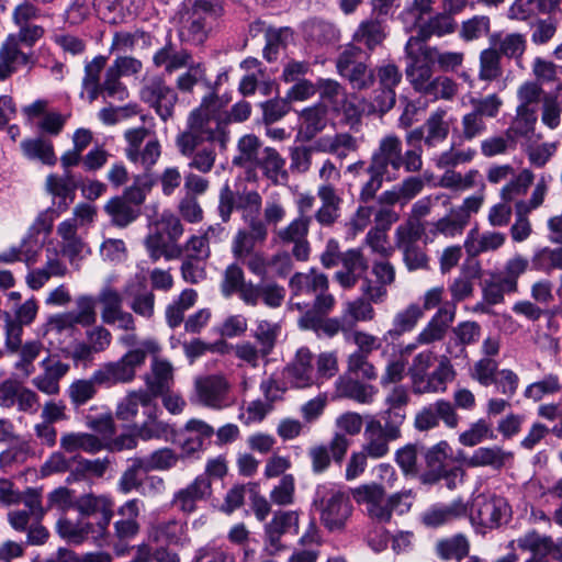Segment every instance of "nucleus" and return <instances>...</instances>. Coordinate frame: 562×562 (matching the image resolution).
<instances>
[{"label": "nucleus", "instance_id": "nucleus-1", "mask_svg": "<svg viewBox=\"0 0 562 562\" xmlns=\"http://www.w3.org/2000/svg\"><path fill=\"white\" fill-rule=\"evenodd\" d=\"M402 168L407 173L419 172L423 169L420 150L408 147L404 151L402 139L395 134H387L380 139L371 155L366 169L369 179L360 189L359 201L369 203L374 200L378 191L382 188L384 178L392 180L391 173L395 175Z\"/></svg>", "mask_w": 562, "mask_h": 562}, {"label": "nucleus", "instance_id": "nucleus-2", "mask_svg": "<svg viewBox=\"0 0 562 562\" xmlns=\"http://www.w3.org/2000/svg\"><path fill=\"white\" fill-rule=\"evenodd\" d=\"M207 119H203L199 111L187 120L186 128L176 137L179 153L190 159L188 166L202 173L210 172L216 160L214 144L222 149L226 148L228 133L218 130V125L211 126Z\"/></svg>", "mask_w": 562, "mask_h": 562}, {"label": "nucleus", "instance_id": "nucleus-3", "mask_svg": "<svg viewBox=\"0 0 562 562\" xmlns=\"http://www.w3.org/2000/svg\"><path fill=\"white\" fill-rule=\"evenodd\" d=\"M355 499L366 505L368 516L376 522L385 524L392 518L393 512L407 513L414 499L412 490L395 493L385 497V491L381 485H362L355 490Z\"/></svg>", "mask_w": 562, "mask_h": 562}, {"label": "nucleus", "instance_id": "nucleus-4", "mask_svg": "<svg viewBox=\"0 0 562 562\" xmlns=\"http://www.w3.org/2000/svg\"><path fill=\"white\" fill-rule=\"evenodd\" d=\"M223 8L214 0H189L180 13L179 38L182 43L202 45L209 37V18H217Z\"/></svg>", "mask_w": 562, "mask_h": 562}, {"label": "nucleus", "instance_id": "nucleus-5", "mask_svg": "<svg viewBox=\"0 0 562 562\" xmlns=\"http://www.w3.org/2000/svg\"><path fill=\"white\" fill-rule=\"evenodd\" d=\"M234 210L240 213L246 225H263L261 223L262 196L254 189L233 190L225 183L218 193L217 213L224 223L231 221Z\"/></svg>", "mask_w": 562, "mask_h": 562}, {"label": "nucleus", "instance_id": "nucleus-6", "mask_svg": "<svg viewBox=\"0 0 562 562\" xmlns=\"http://www.w3.org/2000/svg\"><path fill=\"white\" fill-rule=\"evenodd\" d=\"M471 110L462 115L460 137L471 142L481 137L487 131L485 119H494L498 115L503 105L502 99L495 94L472 97L469 100Z\"/></svg>", "mask_w": 562, "mask_h": 562}, {"label": "nucleus", "instance_id": "nucleus-7", "mask_svg": "<svg viewBox=\"0 0 562 562\" xmlns=\"http://www.w3.org/2000/svg\"><path fill=\"white\" fill-rule=\"evenodd\" d=\"M402 438V427L381 417L368 416L362 450L372 459L384 458L390 452V442Z\"/></svg>", "mask_w": 562, "mask_h": 562}, {"label": "nucleus", "instance_id": "nucleus-8", "mask_svg": "<svg viewBox=\"0 0 562 562\" xmlns=\"http://www.w3.org/2000/svg\"><path fill=\"white\" fill-rule=\"evenodd\" d=\"M472 525L484 528H497L510 517L507 501L494 494H479L473 497L468 514Z\"/></svg>", "mask_w": 562, "mask_h": 562}, {"label": "nucleus", "instance_id": "nucleus-9", "mask_svg": "<svg viewBox=\"0 0 562 562\" xmlns=\"http://www.w3.org/2000/svg\"><path fill=\"white\" fill-rule=\"evenodd\" d=\"M314 505L321 512V521L329 531L344 529L352 512L349 497L336 490H317Z\"/></svg>", "mask_w": 562, "mask_h": 562}, {"label": "nucleus", "instance_id": "nucleus-10", "mask_svg": "<svg viewBox=\"0 0 562 562\" xmlns=\"http://www.w3.org/2000/svg\"><path fill=\"white\" fill-rule=\"evenodd\" d=\"M361 47L350 44L338 55L336 60L337 72L345 78L353 90L370 89L375 81L374 69L361 60Z\"/></svg>", "mask_w": 562, "mask_h": 562}, {"label": "nucleus", "instance_id": "nucleus-11", "mask_svg": "<svg viewBox=\"0 0 562 562\" xmlns=\"http://www.w3.org/2000/svg\"><path fill=\"white\" fill-rule=\"evenodd\" d=\"M415 40H408L404 52L406 56L405 75L416 92L425 94L432 83L434 63L428 60L426 45H416Z\"/></svg>", "mask_w": 562, "mask_h": 562}, {"label": "nucleus", "instance_id": "nucleus-12", "mask_svg": "<svg viewBox=\"0 0 562 562\" xmlns=\"http://www.w3.org/2000/svg\"><path fill=\"white\" fill-rule=\"evenodd\" d=\"M446 111L438 109L430 113L425 123L405 135V143L408 147L420 150L423 157L424 146L430 150L443 143L449 135V123L445 120Z\"/></svg>", "mask_w": 562, "mask_h": 562}, {"label": "nucleus", "instance_id": "nucleus-13", "mask_svg": "<svg viewBox=\"0 0 562 562\" xmlns=\"http://www.w3.org/2000/svg\"><path fill=\"white\" fill-rule=\"evenodd\" d=\"M127 146L125 155L127 159L136 165H140L145 172L158 161L161 155V146L156 137L149 135L146 127L127 130L124 133Z\"/></svg>", "mask_w": 562, "mask_h": 562}, {"label": "nucleus", "instance_id": "nucleus-14", "mask_svg": "<svg viewBox=\"0 0 562 562\" xmlns=\"http://www.w3.org/2000/svg\"><path fill=\"white\" fill-rule=\"evenodd\" d=\"M139 98L164 122L173 116L178 94L175 88L169 86L161 76H153L147 79L140 88Z\"/></svg>", "mask_w": 562, "mask_h": 562}, {"label": "nucleus", "instance_id": "nucleus-15", "mask_svg": "<svg viewBox=\"0 0 562 562\" xmlns=\"http://www.w3.org/2000/svg\"><path fill=\"white\" fill-rule=\"evenodd\" d=\"M231 384L222 374L198 376L194 380V393L191 402L212 409H222L231 405Z\"/></svg>", "mask_w": 562, "mask_h": 562}, {"label": "nucleus", "instance_id": "nucleus-16", "mask_svg": "<svg viewBox=\"0 0 562 562\" xmlns=\"http://www.w3.org/2000/svg\"><path fill=\"white\" fill-rule=\"evenodd\" d=\"M212 493V481L207 475L200 474L173 493L170 505L183 515H191L198 510L200 503L211 498Z\"/></svg>", "mask_w": 562, "mask_h": 562}, {"label": "nucleus", "instance_id": "nucleus-17", "mask_svg": "<svg viewBox=\"0 0 562 562\" xmlns=\"http://www.w3.org/2000/svg\"><path fill=\"white\" fill-rule=\"evenodd\" d=\"M312 220L313 216H297L286 226L276 231V236L281 244H293L292 255L299 261H306L310 257L311 247L307 235Z\"/></svg>", "mask_w": 562, "mask_h": 562}, {"label": "nucleus", "instance_id": "nucleus-18", "mask_svg": "<svg viewBox=\"0 0 562 562\" xmlns=\"http://www.w3.org/2000/svg\"><path fill=\"white\" fill-rule=\"evenodd\" d=\"M214 435V428L201 419L192 418L187 422L183 429L176 430L172 443L178 445L183 454L189 457L202 450Z\"/></svg>", "mask_w": 562, "mask_h": 562}, {"label": "nucleus", "instance_id": "nucleus-19", "mask_svg": "<svg viewBox=\"0 0 562 562\" xmlns=\"http://www.w3.org/2000/svg\"><path fill=\"white\" fill-rule=\"evenodd\" d=\"M294 529H299V514L295 510H278L271 521L265 525L266 550L273 555L283 549L281 537Z\"/></svg>", "mask_w": 562, "mask_h": 562}, {"label": "nucleus", "instance_id": "nucleus-20", "mask_svg": "<svg viewBox=\"0 0 562 562\" xmlns=\"http://www.w3.org/2000/svg\"><path fill=\"white\" fill-rule=\"evenodd\" d=\"M317 198L321 206L315 211L313 218L322 227H333L341 215V193L333 183H322L317 188Z\"/></svg>", "mask_w": 562, "mask_h": 562}, {"label": "nucleus", "instance_id": "nucleus-21", "mask_svg": "<svg viewBox=\"0 0 562 562\" xmlns=\"http://www.w3.org/2000/svg\"><path fill=\"white\" fill-rule=\"evenodd\" d=\"M342 269L335 272V281L345 290H350L361 280L367 278L369 263L362 251L351 248L344 251L341 261Z\"/></svg>", "mask_w": 562, "mask_h": 562}, {"label": "nucleus", "instance_id": "nucleus-22", "mask_svg": "<svg viewBox=\"0 0 562 562\" xmlns=\"http://www.w3.org/2000/svg\"><path fill=\"white\" fill-rule=\"evenodd\" d=\"M20 503H23L25 508L10 510L8 521L14 530L25 532L31 519H43L47 508L43 507L41 493L34 488H27L21 494Z\"/></svg>", "mask_w": 562, "mask_h": 562}, {"label": "nucleus", "instance_id": "nucleus-23", "mask_svg": "<svg viewBox=\"0 0 562 562\" xmlns=\"http://www.w3.org/2000/svg\"><path fill=\"white\" fill-rule=\"evenodd\" d=\"M372 273L376 279L374 283L371 279L364 278L361 284L362 295L368 296L374 304L384 302L387 296L386 286L395 281V268L387 260H376L372 265Z\"/></svg>", "mask_w": 562, "mask_h": 562}, {"label": "nucleus", "instance_id": "nucleus-24", "mask_svg": "<svg viewBox=\"0 0 562 562\" xmlns=\"http://www.w3.org/2000/svg\"><path fill=\"white\" fill-rule=\"evenodd\" d=\"M457 313L454 303H445L438 308L424 329L416 337L419 345H430L445 338Z\"/></svg>", "mask_w": 562, "mask_h": 562}, {"label": "nucleus", "instance_id": "nucleus-25", "mask_svg": "<svg viewBox=\"0 0 562 562\" xmlns=\"http://www.w3.org/2000/svg\"><path fill=\"white\" fill-rule=\"evenodd\" d=\"M123 294L127 299L131 311L144 319H151L155 315L156 296L144 281H130L125 284Z\"/></svg>", "mask_w": 562, "mask_h": 562}, {"label": "nucleus", "instance_id": "nucleus-26", "mask_svg": "<svg viewBox=\"0 0 562 562\" xmlns=\"http://www.w3.org/2000/svg\"><path fill=\"white\" fill-rule=\"evenodd\" d=\"M284 373L292 386L297 389H304L316 383L311 350L306 347L300 348L293 361L284 369Z\"/></svg>", "mask_w": 562, "mask_h": 562}, {"label": "nucleus", "instance_id": "nucleus-27", "mask_svg": "<svg viewBox=\"0 0 562 562\" xmlns=\"http://www.w3.org/2000/svg\"><path fill=\"white\" fill-rule=\"evenodd\" d=\"M35 61L30 54L21 50L14 35H9L0 47V81L10 78L19 66H29L31 70Z\"/></svg>", "mask_w": 562, "mask_h": 562}, {"label": "nucleus", "instance_id": "nucleus-28", "mask_svg": "<svg viewBox=\"0 0 562 562\" xmlns=\"http://www.w3.org/2000/svg\"><path fill=\"white\" fill-rule=\"evenodd\" d=\"M113 502L104 495L85 494L76 498V509L82 517L99 515V530H108L113 517Z\"/></svg>", "mask_w": 562, "mask_h": 562}, {"label": "nucleus", "instance_id": "nucleus-29", "mask_svg": "<svg viewBox=\"0 0 562 562\" xmlns=\"http://www.w3.org/2000/svg\"><path fill=\"white\" fill-rule=\"evenodd\" d=\"M450 452L451 448L447 441H440L426 451L425 460L427 469L419 475V480L423 484L432 485L449 475L446 460Z\"/></svg>", "mask_w": 562, "mask_h": 562}, {"label": "nucleus", "instance_id": "nucleus-30", "mask_svg": "<svg viewBox=\"0 0 562 562\" xmlns=\"http://www.w3.org/2000/svg\"><path fill=\"white\" fill-rule=\"evenodd\" d=\"M297 324L301 329L313 330L318 337L333 338L339 331L347 336L350 330L342 316L326 317L314 312H305L299 318Z\"/></svg>", "mask_w": 562, "mask_h": 562}, {"label": "nucleus", "instance_id": "nucleus-31", "mask_svg": "<svg viewBox=\"0 0 562 562\" xmlns=\"http://www.w3.org/2000/svg\"><path fill=\"white\" fill-rule=\"evenodd\" d=\"M285 289L276 282L254 284L248 282V290L243 294V302L246 305L256 306L259 300L271 308H278L283 304Z\"/></svg>", "mask_w": 562, "mask_h": 562}, {"label": "nucleus", "instance_id": "nucleus-32", "mask_svg": "<svg viewBox=\"0 0 562 562\" xmlns=\"http://www.w3.org/2000/svg\"><path fill=\"white\" fill-rule=\"evenodd\" d=\"M268 237V229L263 225H247L236 232L232 252L237 260H245L248 255L255 252L257 244H263Z\"/></svg>", "mask_w": 562, "mask_h": 562}, {"label": "nucleus", "instance_id": "nucleus-33", "mask_svg": "<svg viewBox=\"0 0 562 562\" xmlns=\"http://www.w3.org/2000/svg\"><path fill=\"white\" fill-rule=\"evenodd\" d=\"M192 61L191 53L186 48L178 49L168 36L166 44L153 56V64L157 68H164L169 75L186 68Z\"/></svg>", "mask_w": 562, "mask_h": 562}, {"label": "nucleus", "instance_id": "nucleus-34", "mask_svg": "<svg viewBox=\"0 0 562 562\" xmlns=\"http://www.w3.org/2000/svg\"><path fill=\"white\" fill-rule=\"evenodd\" d=\"M468 504L461 498L454 499L452 503L443 505L436 504L422 514V522L430 528L440 527L454 519L467 516Z\"/></svg>", "mask_w": 562, "mask_h": 562}, {"label": "nucleus", "instance_id": "nucleus-35", "mask_svg": "<svg viewBox=\"0 0 562 562\" xmlns=\"http://www.w3.org/2000/svg\"><path fill=\"white\" fill-rule=\"evenodd\" d=\"M159 350L160 347L158 342L155 339L148 338L142 340L136 348L130 349L116 363L126 380L131 382L135 378L137 368H140L145 363L147 356L155 355Z\"/></svg>", "mask_w": 562, "mask_h": 562}, {"label": "nucleus", "instance_id": "nucleus-36", "mask_svg": "<svg viewBox=\"0 0 562 562\" xmlns=\"http://www.w3.org/2000/svg\"><path fill=\"white\" fill-rule=\"evenodd\" d=\"M336 393L360 404H371L378 393L374 385L362 383L348 374L340 375L335 382Z\"/></svg>", "mask_w": 562, "mask_h": 562}, {"label": "nucleus", "instance_id": "nucleus-37", "mask_svg": "<svg viewBox=\"0 0 562 562\" xmlns=\"http://www.w3.org/2000/svg\"><path fill=\"white\" fill-rule=\"evenodd\" d=\"M145 247L154 262L161 257L167 260L179 258L182 254V249L177 244L171 243L156 223L150 226L149 234L145 238Z\"/></svg>", "mask_w": 562, "mask_h": 562}, {"label": "nucleus", "instance_id": "nucleus-38", "mask_svg": "<svg viewBox=\"0 0 562 562\" xmlns=\"http://www.w3.org/2000/svg\"><path fill=\"white\" fill-rule=\"evenodd\" d=\"M292 299L301 295L315 296L321 290L329 289V281L325 273L311 269L308 272L294 273L289 282Z\"/></svg>", "mask_w": 562, "mask_h": 562}, {"label": "nucleus", "instance_id": "nucleus-39", "mask_svg": "<svg viewBox=\"0 0 562 562\" xmlns=\"http://www.w3.org/2000/svg\"><path fill=\"white\" fill-rule=\"evenodd\" d=\"M60 447L68 453L83 451L95 454L108 448L106 441L90 432H66L60 437Z\"/></svg>", "mask_w": 562, "mask_h": 562}, {"label": "nucleus", "instance_id": "nucleus-40", "mask_svg": "<svg viewBox=\"0 0 562 562\" xmlns=\"http://www.w3.org/2000/svg\"><path fill=\"white\" fill-rule=\"evenodd\" d=\"M386 38L385 25L379 18L363 20L352 35L353 42L373 52Z\"/></svg>", "mask_w": 562, "mask_h": 562}, {"label": "nucleus", "instance_id": "nucleus-41", "mask_svg": "<svg viewBox=\"0 0 562 562\" xmlns=\"http://www.w3.org/2000/svg\"><path fill=\"white\" fill-rule=\"evenodd\" d=\"M262 170L265 177L272 183H284L289 179L285 170V159L278 153L276 148L265 147L256 166Z\"/></svg>", "mask_w": 562, "mask_h": 562}, {"label": "nucleus", "instance_id": "nucleus-42", "mask_svg": "<svg viewBox=\"0 0 562 562\" xmlns=\"http://www.w3.org/2000/svg\"><path fill=\"white\" fill-rule=\"evenodd\" d=\"M454 378V370L449 358L442 357L437 368L427 378H424L417 386L415 394L436 393L446 390V384Z\"/></svg>", "mask_w": 562, "mask_h": 562}, {"label": "nucleus", "instance_id": "nucleus-43", "mask_svg": "<svg viewBox=\"0 0 562 562\" xmlns=\"http://www.w3.org/2000/svg\"><path fill=\"white\" fill-rule=\"evenodd\" d=\"M117 515L121 516L114 522L115 535L120 539H130L139 531L137 517L139 516V501L134 498L125 502L119 509Z\"/></svg>", "mask_w": 562, "mask_h": 562}, {"label": "nucleus", "instance_id": "nucleus-44", "mask_svg": "<svg viewBox=\"0 0 562 562\" xmlns=\"http://www.w3.org/2000/svg\"><path fill=\"white\" fill-rule=\"evenodd\" d=\"M409 403V393L404 385H396L385 396L386 409L383 412L382 417L398 425L403 426L406 419V406Z\"/></svg>", "mask_w": 562, "mask_h": 562}, {"label": "nucleus", "instance_id": "nucleus-45", "mask_svg": "<svg viewBox=\"0 0 562 562\" xmlns=\"http://www.w3.org/2000/svg\"><path fill=\"white\" fill-rule=\"evenodd\" d=\"M481 325L473 321L461 322L452 328V335L456 340V346L447 347V352L451 357H464L465 346L473 345L479 341L481 337Z\"/></svg>", "mask_w": 562, "mask_h": 562}, {"label": "nucleus", "instance_id": "nucleus-46", "mask_svg": "<svg viewBox=\"0 0 562 562\" xmlns=\"http://www.w3.org/2000/svg\"><path fill=\"white\" fill-rule=\"evenodd\" d=\"M536 123V109H527L525 105H518L516 116L505 132L516 145L519 138L531 139L535 134Z\"/></svg>", "mask_w": 562, "mask_h": 562}, {"label": "nucleus", "instance_id": "nucleus-47", "mask_svg": "<svg viewBox=\"0 0 562 562\" xmlns=\"http://www.w3.org/2000/svg\"><path fill=\"white\" fill-rule=\"evenodd\" d=\"M104 212L110 216L112 225L124 228L136 221L142 211L130 204L122 196L111 198L104 205Z\"/></svg>", "mask_w": 562, "mask_h": 562}, {"label": "nucleus", "instance_id": "nucleus-48", "mask_svg": "<svg viewBox=\"0 0 562 562\" xmlns=\"http://www.w3.org/2000/svg\"><path fill=\"white\" fill-rule=\"evenodd\" d=\"M327 113V106L318 103L301 112L302 125L300 134L303 139L311 140L326 127Z\"/></svg>", "mask_w": 562, "mask_h": 562}, {"label": "nucleus", "instance_id": "nucleus-49", "mask_svg": "<svg viewBox=\"0 0 562 562\" xmlns=\"http://www.w3.org/2000/svg\"><path fill=\"white\" fill-rule=\"evenodd\" d=\"M151 376H148L146 384L153 394H165L173 384V367L162 359L154 358L151 362Z\"/></svg>", "mask_w": 562, "mask_h": 562}, {"label": "nucleus", "instance_id": "nucleus-50", "mask_svg": "<svg viewBox=\"0 0 562 562\" xmlns=\"http://www.w3.org/2000/svg\"><path fill=\"white\" fill-rule=\"evenodd\" d=\"M435 551L441 560H456L460 562L469 555L470 542L464 535L458 533L452 537L438 540Z\"/></svg>", "mask_w": 562, "mask_h": 562}, {"label": "nucleus", "instance_id": "nucleus-51", "mask_svg": "<svg viewBox=\"0 0 562 562\" xmlns=\"http://www.w3.org/2000/svg\"><path fill=\"white\" fill-rule=\"evenodd\" d=\"M317 93L322 100L319 104H325L333 113L349 97L346 88L330 78L317 79Z\"/></svg>", "mask_w": 562, "mask_h": 562}, {"label": "nucleus", "instance_id": "nucleus-52", "mask_svg": "<svg viewBox=\"0 0 562 562\" xmlns=\"http://www.w3.org/2000/svg\"><path fill=\"white\" fill-rule=\"evenodd\" d=\"M183 535V525L178 519L158 521L149 529V540L161 546L178 544Z\"/></svg>", "mask_w": 562, "mask_h": 562}, {"label": "nucleus", "instance_id": "nucleus-53", "mask_svg": "<svg viewBox=\"0 0 562 562\" xmlns=\"http://www.w3.org/2000/svg\"><path fill=\"white\" fill-rule=\"evenodd\" d=\"M74 467L71 469L70 476L68 477V482L79 481L87 477H102L106 472L110 460L109 458L88 460L81 457H76L72 459Z\"/></svg>", "mask_w": 562, "mask_h": 562}, {"label": "nucleus", "instance_id": "nucleus-54", "mask_svg": "<svg viewBox=\"0 0 562 562\" xmlns=\"http://www.w3.org/2000/svg\"><path fill=\"white\" fill-rule=\"evenodd\" d=\"M149 472L145 465V458L130 459L128 467L123 471L119 482L117 488L123 494H128L132 491L140 490L145 473Z\"/></svg>", "mask_w": 562, "mask_h": 562}, {"label": "nucleus", "instance_id": "nucleus-55", "mask_svg": "<svg viewBox=\"0 0 562 562\" xmlns=\"http://www.w3.org/2000/svg\"><path fill=\"white\" fill-rule=\"evenodd\" d=\"M317 149L324 153L345 158L350 151L358 149L357 138L349 133H338L331 137L321 138L316 143Z\"/></svg>", "mask_w": 562, "mask_h": 562}, {"label": "nucleus", "instance_id": "nucleus-56", "mask_svg": "<svg viewBox=\"0 0 562 562\" xmlns=\"http://www.w3.org/2000/svg\"><path fill=\"white\" fill-rule=\"evenodd\" d=\"M453 29L454 22L449 15L437 14L429 19L426 24L422 25L416 35L411 36L408 40H415L417 42L416 45H426L425 42L432 35L442 36L453 32Z\"/></svg>", "mask_w": 562, "mask_h": 562}, {"label": "nucleus", "instance_id": "nucleus-57", "mask_svg": "<svg viewBox=\"0 0 562 562\" xmlns=\"http://www.w3.org/2000/svg\"><path fill=\"white\" fill-rule=\"evenodd\" d=\"M372 303L374 302L363 295L362 297H357L353 301H348L345 304L341 316L349 329H351L358 322H368L373 319L374 310L372 307Z\"/></svg>", "mask_w": 562, "mask_h": 562}, {"label": "nucleus", "instance_id": "nucleus-58", "mask_svg": "<svg viewBox=\"0 0 562 562\" xmlns=\"http://www.w3.org/2000/svg\"><path fill=\"white\" fill-rule=\"evenodd\" d=\"M221 293L228 299L238 293L243 301V294L248 290V283L245 282V273L238 263H232L226 267L221 282Z\"/></svg>", "mask_w": 562, "mask_h": 562}, {"label": "nucleus", "instance_id": "nucleus-59", "mask_svg": "<svg viewBox=\"0 0 562 562\" xmlns=\"http://www.w3.org/2000/svg\"><path fill=\"white\" fill-rule=\"evenodd\" d=\"M280 331L281 326L278 323H272L267 319L257 322L252 330V337L261 349V357H267L272 352Z\"/></svg>", "mask_w": 562, "mask_h": 562}, {"label": "nucleus", "instance_id": "nucleus-60", "mask_svg": "<svg viewBox=\"0 0 562 562\" xmlns=\"http://www.w3.org/2000/svg\"><path fill=\"white\" fill-rule=\"evenodd\" d=\"M423 317L424 308L418 303H411L406 308L395 314L393 328L390 329L389 334L401 336L404 333L412 331Z\"/></svg>", "mask_w": 562, "mask_h": 562}, {"label": "nucleus", "instance_id": "nucleus-61", "mask_svg": "<svg viewBox=\"0 0 562 562\" xmlns=\"http://www.w3.org/2000/svg\"><path fill=\"white\" fill-rule=\"evenodd\" d=\"M154 183L155 180L149 172L137 175L134 177L133 183L125 188L120 196L140 210V206L145 202L146 196L150 192Z\"/></svg>", "mask_w": 562, "mask_h": 562}, {"label": "nucleus", "instance_id": "nucleus-62", "mask_svg": "<svg viewBox=\"0 0 562 562\" xmlns=\"http://www.w3.org/2000/svg\"><path fill=\"white\" fill-rule=\"evenodd\" d=\"M238 155L234 157L233 164L238 167L256 166L261 155V143L254 134L244 135L238 140Z\"/></svg>", "mask_w": 562, "mask_h": 562}, {"label": "nucleus", "instance_id": "nucleus-63", "mask_svg": "<svg viewBox=\"0 0 562 562\" xmlns=\"http://www.w3.org/2000/svg\"><path fill=\"white\" fill-rule=\"evenodd\" d=\"M21 148L29 159H38L48 166H54L57 162L53 144L49 140L43 138L24 139L21 143Z\"/></svg>", "mask_w": 562, "mask_h": 562}, {"label": "nucleus", "instance_id": "nucleus-64", "mask_svg": "<svg viewBox=\"0 0 562 562\" xmlns=\"http://www.w3.org/2000/svg\"><path fill=\"white\" fill-rule=\"evenodd\" d=\"M531 267L546 273L562 270V248L542 247L536 250L531 258Z\"/></svg>", "mask_w": 562, "mask_h": 562}]
</instances>
